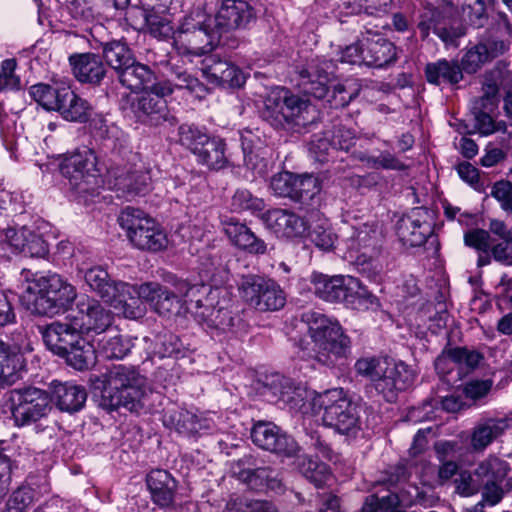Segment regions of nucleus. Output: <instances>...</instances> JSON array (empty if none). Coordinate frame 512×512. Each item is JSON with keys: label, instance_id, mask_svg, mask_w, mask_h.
I'll return each instance as SVG.
<instances>
[{"label": "nucleus", "instance_id": "nucleus-51", "mask_svg": "<svg viewBox=\"0 0 512 512\" xmlns=\"http://www.w3.org/2000/svg\"><path fill=\"white\" fill-rule=\"evenodd\" d=\"M242 152L244 166L250 170L254 177H264L268 172V161L252 148L251 141L242 136Z\"/></svg>", "mask_w": 512, "mask_h": 512}, {"label": "nucleus", "instance_id": "nucleus-4", "mask_svg": "<svg viewBox=\"0 0 512 512\" xmlns=\"http://www.w3.org/2000/svg\"><path fill=\"white\" fill-rule=\"evenodd\" d=\"M303 320L314 343L313 358L325 366L343 364L351 354V340L339 323L313 311L303 314Z\"/></svg>", "mask_w": 512, "mask_h": 512}, {"label": "nucleus", "instance_id": "nucleus-62", "mask_svg": "<svg viewBox=\"0 0 512 512\" xmlns=\"http://www.w3.org/2000/svg\"><path fill=\"white\" fill-rule=\"evenodd\" d=\"M491 196L499 203L507 214H512V182L500 180L491 187Z\"/></svg>", "mask_w": 512, "mask_h": 512}, {"label": "nucleus", "instance_id": "nucleus-13", "mask_svg": "<svg viewBox=\"0 0 512 512\" xmlns=\"http://www.w3.org/2000/svg\"><path fill=\"white\" fill-rule=\"evenodd\" d=\"M238 288L248 305L258 311H276L285 305V294L272 279L253 274L245 275L241 277Z\"/></svg>", "mask_w": 512, "mask_h": 512}, {"label": "nucleus", "instance_id": "nucleus-5", "mask_svg": "<svg viewBox=\"0 0 512 512\" xmlns=\"http://www.w3.org/2000/svg\"><path fill=\"white\" fill-rule=\"evenodd\" d=\"M261 117L274 128H303L317 120L315 107L289 90L270 93L261 110Z\"/></svg>", "mask_w": 512, "mask_h": 512}, {"label": "nucleus", "instance_id": "nucleus-30", "mask_svg": "<svg viewBox=\"0 0 512 512\" xmlns=\"http://www.w3.org/2000/svg\"><path fill=\"white\" fill-rule=\"evenodd\" d=\"M202 71L209 82L223 87L239 88L245 83L244 73L228 61L210 58Z\"/></svg>", "mask_w": 512, "mask_h": 512}, {"label": "nucleus", "instance_id": "nucleus-8", "mask_svg": "<svg viewBox=\"0 0 512 512\" xmlns=\"http://www.w3.org/2000/svg\"><path fill=\"white\" fill-rule=\"evenodd\" d=\"M313 291L320 299L331 303H344L355 310H366L376 301L359 279L350 275H311Z\"/></svg>", "mask_w": 512, "mask_h": 512}, {"label": "nucleus", "instance_id": "nucleus-43", "mask_svg": "<svg viewBox=\"0 0 512 512\" xmlns=\"http://www.w3.org/2000/svg\"><path fill=\"white\" fill-rule=\"evenodd\" d=\"M163 423L166 427L174 429L179 434L187 437L195 436L196 414L185 409L167 410L163 415Z\"/></svg>", "mask_w": 512, "mask_h": 512}, {"label": "nucleus", "instance_id": "nucleus-41", "mask_svg": "<svg viewBox=\"0 0 512 512\" xmlns=\"http://www.w3.org/2000/svg\"><path fill=\"white\" fill-rule=\"evenodd\" d=\"M134 292L117 291L115 299L110 300L108 303L114 307L124 317L129 319H138L144 316L146 308L144 303L137 295V287L130 284Z\"/></svg>", "mask_w": 512, "mask_h": 512}, {"label": "nucleus", "instance_id": "nucleus-50", "mask_svg": "<svg viewBox=\"0 0 512 512\" xmlns=\"http://www.w3.org/2000/svg\"><path fill=\"white\" fill-rule=\"evenodd\" d=\"M310 241L322 251H331L335 248L338 236L327 220L316 223L309 232Z\"/></svg>", "mask_w": 512, "mask_h": 512}, {"label": "nucleus", "instance_id": "nucleus-58", "mask_svg": "<svg viewBox=\"0 0 512 512\" xmlns=\"http://www.w3.org/2000/svg\"><path fill=\"white\" fill-rule=\"evenodd\" d=\"M33 501L34 490L29 486H20L10 495L6 512H26Z\"/></svg>", "mask_w": 512, "mask_h": 512}, {"label": "nucleus", "instance_id": "nucleus-55", "mask_svg": "<svg viewBox=\"0 0 512 512\" xmlns=\"http://www.w3.org/2000/svg\"><path fill=\"white\" fill-rule=\"evenodd\" d=\"M160 12L150 11L145 15L146 27L149 34L159 40H164L174 36L171 22L165 16L159 15Z\"/></svg>", "mask_w": 512, "mask_h": 512}, {"label": "nucleus", "instance_id": "nucleus-57", "mask_svg": "<svg viewBox=\"0 0 512 512\" xmlns=\"http://www.w3.org/2000/svg\"><path fill=\"white\" fill-rule=\"evenodd\" d=\"M211 15L206 11L204 4L201 2L194 6L188 14H186L179 27L181 29H200L211 28Z\"/></svg>", "mask_w": 512, "mask_h": 512}, {"label": "nucleus", "instance_id": "nucleus-18", "mask_svg": "<svg viewBox=\"0 0 512 512\" xmlns=\"http://www.w3.org/2000/svg\"><path fill=\"white\" fill-rule=\"evenodd\" d=\"M414 381V373L403 362L391 361L373 382L376 391L387 402H394L400 391L406 390Z\"/></svg>", "mask_w": 512, "mask_h": 512}, {"label": "nucleus", "instance_id": "nucleus-48", "mask_svg": "<svg viewBox=\"0 0 512 512\" xmlns=\"http://www.w3.org/2000/svg\"><path fill=\"white\" fill-rule=\"evenodd\" d=\"M132 347V340L122 335L102 339L99 343V351L107 359H122L131 352Z\"/></svg>", "mask_w": 512, "mask_h": 512}, {"label": "nucleus", "instance_id": "nucleus-31", "mask_svg": "<svg viewBox=\"0 0 512 512\" xmlns=\"http://www.w3.org/2000/svg\"><path fill=\"white\" fill-rule=\"evenodd\" d=\"M51 387V401H54L59 410L74 413L83 408L87 400V393L84 387L56 380L51 382Z\"/></svg>", "mask_w": 512, "mask_h": 512}, {"label": "nucleus", "instance_id": "nucleus-25", "mask_svg": "<svg viewBox=\"0 0 512 512\" xmlns=\"http://www.w3.org/2000/svg\"><path fill=\"white\" fill-rule=\"evenodd\" d=\"M27 363L20 347L0 341V386H10L22 378Z\"/></svg>", "mask_w": 512, "mask_h": 512}, {"label": "nucleus", "instance_id": "nucleus-42", "mask_svg": "<svg viewBox=\"0 0 512 512\" xmlns=\"http://www.w3.org/2000/svg\"><path fill=\"white\" fill-rule=\"evenodd\" d=\"M483 356L477 351H470L463 347H456L450 349L447 354L439 356L435 360V368L441 373H444V366L449 361L459 366H465L468 370H474L482 361Z\"/></svg>", "mask_w": 512, "mask_h": 512}, {"label": "nucleus", "instance_id": "nucleus-45", "mask_svg": "<svg viewBox=\"0 0 512 512\" xmlns=\"http://www.w3.org/2000/svg\"><path fill=\"white\" fill-rule=\"evenodd\" d=\"M296 465L299 472L310 482L314 483L316 487L322 486L330 474L327 464L310 456L298 457Z\"/></svg>", "mask_w": 512, "mask_h": 512}, {"label": "nucleus", "instance_id": "nucleus-40", "mask_svg": "<svg viewBox=\"0 0 512 512\" xmlns=\"http://www.w3.org/2000/svg\"><path fill=\"white\" fill-rule=\"evenodd\" d=\"M102 58L105 65H108L115 73H120L130 64L134 63L135 56L128 45L121 41H111L103 44Z\"/></svg>", "mask_w": 512, "mask_h": 512}, {"label": "nucleus", "instance_id": "nucleus-16", "mask_svg": "<svg viewBox=\"0 0 512 512\" xmlns=\"http://www.w3.org/2000/svg\"><path fill=\"white\" fill-rule=\"evenodd\" d=\"M432 217L428 209L415 207L396 224L399 240L409 247H420L433 233Z\"/></svg>", "mask_w": 512, "mask_h": 512}, {"label": "nucleus", "instance_id": "nucleus-28", "mask_svg": "<svg viewBox=\"0 0 512 512\" xmlns=\"http://www.w3.org/2000/svg\"><path fill=\"white\" fill-rule=\"evenodd\" d=\"M146 482L154 504L160 508H168L173 505L177 481L168 471L162 469L152 470L147 475Z\"/></svg>", "mask_w": 512, "mask_h": 512}, {"label": "nucleus", "instance_id": "nucleus-49", "mask_svg": "<svg viewBox=\"0 0 512 512\" xmlns=\"http://www.w3.org/2000/svg\"><path fill=\"white\" fill-rule=\"evenodd\" d=\"M358 159L376 169L404 171L408 166L390 151H382L378 156L360 152Z\"/></svg>", "mask_w": 512, "mask_h": 512}, {"label": "nucleus", "instance_id": "nucleus-44", "mask_svg": "<svg viewBox=\"0 0 512 512\" xmlns=\"http://www.w3.org/2000/svg\"><path fill=\"white\" fill-rule=\"evenodd\" d=\"M508 471L509 464L506 461L490 455L477 465L474 476L481 482L504 481Z\"/></svg>", "mask_w": 512, "mask_h": 512}, {"label": "nucleus", "instance_id": "nucleus-47", "mask_svg": "<svg viewBox=\"0 0 512 512\" xmlns=\"http://www.w3.org/2000/svg\"><path fill=\"white\" fill-rule=\"evenodd\" d=\"M29 95L44 109L55 111L62 95V86L39 83L30 87Z\"/></svg>", "mask_w": 512, "mask_h": 512}, {"label": "nucleus", "instance_id": "nucleus-22", "mask_svg": "<svg viewBox=\"0 0 512 512\" xmlns=\"http://www.w3.org/2000/svg\"><path fill=\"white\" fill-rule=\"evenodd\" d=\"M69 64L74 77L81 83L99 85L107 73L102 56L92 52L70 55Z\"/></svg>", "mask_w": 512, "mask_h": 512}, {"label": "nucleus", "instance_id": "nucleus-36", "mask_svg": "<svg viewBox=\"0 0 512 512\" xmlns=\"http://www.w3.org/2000/svg\"><path fill=\"white\" fill-rule=\"evenodd\" d=\"M225 152V140L219 136L209 134L207 141L203 142L194 156L199 164L212 170H220L230 163Z\"/></svg>", "mask_w": 512, "mask_h": 512}, {"label": "nucleus", "instance_id": "nucleus-7", "mask_svg": "<svg viewBox=\"0 0 512 512\" xmlns=\"http://www.w3.org/2000/svg\"><path fill=\"white\" fill-rule=\"evenodd\" d=\"M323 410L322 422L337 433L356 438L362 430L360 407L343 389L327 390L313 399V412Z\"/></svg>", "mask_w": 512, "mask_h": 512}, {"label": "nucleus", "instance_id": "nucleus-2", "mask_svg": "<svg viewBox=\"0 0 512 512\" xmlns=\"http://www.w3.org/2000/svg\"><path fill=\"white\" fill-rule=\"evenodd\" d=\"M47 348L76 370H85L94 361V348L83 337V332L72 315L62 321L40 327Z\"/></svg>", "mask_w": 512, "mask_h": 512}, {"label": "nucleus", "instance_id": "nucleus-23", "mask_svg": "<svg viewBox=\"0 0 512 512\" xmlns=\"http://www.w3.org/2000/svg\"><path fill=\"white\" fill-rule=\"evenodd\" d=\"M80 273L89 289L107 303L115 299L117 291L134 292L129 283L112 279L102 266L81 269Z\"/></svg>", "mask_w": 512, "mask_h": 512}, {"label": "nucleus", "instance_id": "nucleus-26", "mask_svg": "<svg viewBox=\"0 0 512 512\" xmlns=\"http://www.w3.org/2000/svg\"><path fill=\"white\" fill-rule=\"evenodd\" d=\"M176 295L180 300L178 310L185 307L196 318V310H203L205 304H212L216 298L211 286L206 284H189L180 280L175 284Z\"/></svg>", "mask_w": 512, "mask_h": 512}, {"label": "nucleus", "instance_id": "nucleus-19", "mask_svg": "<svg viewBox=\"0 0 512 512\" xmlns=\"http://www.w3.org/2000/svg\"><path fill=\"white\" fill-rule=\"evenodd\" d=\"M128 109L137 121L144 124L157 126L162 122H168L170 125L177 123L176 117L168 111L166 99L150 95L148 92L133 99Z\"/></svg>", "mask_w": 512, "mask_h": 512}, {"label": "nucleus", "instance_id": "nucleus-27", "mask_svg": "<svg viewBox=\"0 0 512 512\" xmlns=\"http://www.w3.org/2000/svg\"><path fill=\"white\" fill-rule=\"evenodd\" d=\"M222 225L225 234L239 249L255 255L264 254L266 252L267 244L265 241L256 236L245 224L240 223L234 218H229L222 220Z\"/></svg>", "mask_w": 512, "mask_h": 512}, {"label": "nucleus", "instance_id": "nucleus-52", "mask_svg": "<svg viewBox=\"0 0 512 512\" xmlns=\"http://www.w3.org/2000/svg\"><path fill=\"white\" fill-rule=\"evenodd\" d=\"M350 14L365 13L369 16L381 17L388 13L387 2L376 4L375 0H339Z\"/></svg>", "mask_w": 512, "mask_h": 512}, {"label": "nucleus", "instance_id": "nucleus-35", "mask_svg": "<svg viewBox=\"0 0 512 512\" xmlns=\"http://www.w3.org/2000/svg\"><path fill=\"white\" fill-rule=\"evenodd\" d=\"M463 65L456 60L439 59L428 63L425 67V76L428 83L433 85H457L463 80Z\"/></svg>", "mask_w": 512, "mask_h": 512}, {"label": "nucleus", "instance_id": "nucleus-63", "mask_svg": "<svg viewBox=\"0 0 512 512\" xmlns=\"http://www.w3.org/2000/svg\"><path fill=\"white\" fill-rule=\"evenodd\" d=\"M464 243L466 246L473 248L478 252H489L492 244V238L489 231L481 228H475L465 232Z\"/></svg>", "mask_w": 512, "mask_h": 512}, {"label": "nucleus", "instance_id": "nucleus-53", "mask_svg": "<svg viewBox=\"0 0 512 512\" xmlns=\"http://www.w3.org/2000/svg\"><path fill=\"white\" fill-rule=\"evenodd\" d=\"M89 120L92 132L96 137L105 141H111L113 144L120 139L122 131L113 122L109 121L106 116L95 114Z\"/></svg>", "mask_w": 512, "mask_h": 512}, {"label": "nucleus", "instance_id": "nucleus-20", "mask_svg": "<svg viewBox=\"0 0 512 512\" xmlns=\"http://www.w3.org/2000/svg\"><path fill=\"white\" fill-rule=\"evenodd\" d=\"M148 172L130 168H114L108 172L109 188L118 192V197L132 198L143 195L150 189Z\"/></svg>", "mask_w": 512, "mask_h": 512}, {"label": "nucleus", "instance_id": "nucleus-10", "mask_svg": "<svg viewBox=\"0 0 512 512\" xmlns=\"http://www.w3.org/2000/svg\"><path fill=\"white\" fill-rule=\"evenodd\" d=\"M329 68L327 61L311 60L300 69L298 85L304 94L325 100L330 108H344L357 96L358 91L349 92L343 84L330 86Z\"/></svg>", "mask_w": 512, "mask_h": 512}, {"label": "nucleus", "instance_id": "nucleus-29", "mask_svg": "<svg viewBox=\"0 0 512 512\" xmlns=\"http://www.w3.org/2000/svg\"><path fill=\"white\" fill-rule=\"evenodd\" d=\"M149 94L165 99L170 96L175 89H187L190 92H202L203 84L192 74L185 70H171V79L155 82L148 87Z\"/></svg>", "mask_w": 512, "mask_h": 512}, {"label": "nucleus", "instance_id": "nucleus-21", "mask_svg": "<svg viewBox=\"0 0 512 512\" xmlns=\"http://www.w3.org/2000/svg\"><path fill=\"white\" fill-rule=\"evenodd\" d=\"M265 226L279 238H297L305 234L307 224L305 220L296 213L275 208L262 214Z\"/></svg>", "mask_w": 512, "mask_h": 512}, {"label": "nucleus", "instance_id": "nucleus-14", "mask_svg": "<svg viewBox=\"0 0 512 512\" xmlns=\"http://www.w3.org/2000/svg\"><path fill=\"white\" fill-rule=\"evenodd\" d=\"M251 439L257 447L281 457H294L300 450L294 438L272 422L255 423L251 429Z\"/></svg>", "mask_w": 512, "mask_h": 512}, {"label": "nucleus", "instance_id": "nucleus-6", "mask_svg": "<svg viewBox=\"0 0 512 512\" xmlns=\"http://www.w3.org/2000/svg\"><path fill=\"white\" fill-rule=\"evenodd\" d=\"M511 37L512 26L508 16L503 12L497 13L492 25L462 56L461 63L465 72L474 74L486 63L505 55L510 50Z\"/></svg>", "mask_w": 512, "mask_h": 512}, {"label": "nucleus", "instance_id": "nucleus-33", "mask_svg": "<svg viewBox=\"0 0 512 512\" xmlns=\"http://www.w3.org/2000/svg\"><path fill=\"white\" fill-rule=\"evenodd\" d=\"M195 320L205 325L207 328L215 329L221 332H236V327L241 325V319L234 316L232 311L227 308H216L212 304H205L203 310H196Z\"/></svg>", "mask_w": 512, "mask_h": 512}, {"label": "nucleus", "instance_id": "nucleus-56", "mask_svg": "<svg viewBox=\"0 0 512 512\" xmlns=\"http://www.w3.org/2000/svg\"><path fill=\"white\" fill-rule=\"evenodd\" d=\"M231 208L235 212L250 211L260 212L264 208L262 199L255 197L247 189H238L231 200Z\"/></svg>", "mask_w": 512, "mask_h": 512}, {"label": "nucleus", "instance_id": "nucleus-17", "mask_svg": "<svg viewBox=\"0 0 512 512\" xmlns=\"http://www.w3.org/2000/svg\"><path fill=\"white\" fill-rule=\"evenodd\" d=\"M83 334H101L113 323L114 315L98 300L87 295L80 297L76 302V314H72Z\"/></svg>", "mask_w": 512, "mask_h": 512}, {"label": "nucleus", "instance_id": "nucleus-64", "mask_svg": "<svg viewBox=\"0 0 512 512\" xmlns=\"http://www.w3.org/2000/svg\"><path fill=\"white\" fill-rule=\"evenodd\" d=\"M16 61L14 59H5L0 67V90H18L20 88V78L15 75Z\"/></svg>", "mask_w": 512, "mask_h": 512}, {"label": "nucleus", "instance_id": "nucleus-39", "mask_svg": "<svg viewBox=\"0 0 512 512\" xmlns=\"http://www.w3.org/2000/svg\"><path fill=\"white\" fill-rule=\"evenodd\" d=\"M119 82L132 91L147 90L148 87L156 80L155 72L145 64L134 60L117 76Z\"/></svg>", "mask_w": 512, "mask_h": 512}, {"label": "nucleus", "instance_id": "nucleus-32", "mask_svg": "<svg viewBox=\"0 0 512 512\" xmlns=\"http://www.w3.org/2000/svg\"><path fill=\"white\" fill-rule=\"evenodd\" d=\"M69 122L86 123L92 116L90 103L67 86H62V95L56 110Z\"/></svg>", "mask_w": 512, "mask_h": 512}, {"label": "nucleus", "instance_id": "nucleus-34", "mask_svg": "<svg viewBox=\"0 0 512 512\" xmlns=\"http://www.w3.org/2000/svg\"><path fill=\"white\" fill-rule=\"evenodd\" d=\"M279 383V400L289 407L290 410L305 413L306 404L318 395H314V391L308 390L301 383H295L290 378L278 377Z\"/></svg>", "mask_w": 512, "mask_h": 512}, {"label": "nucleus", "instance_id": "nucleus-59", "mask_svg": "<svg viewBox=\"0 0 512 512\" xmlns=\"http://www.w3.org/2000/svg\"><path fill=\"white\" fill-rule=\"evenodd\" d=\"M388 359H381L376 357L360 358L355 363V370L357 374L368 377L374 381L390 363Z\"/></svg>", "mask_w": 512, "mask_h": 512}, {"label": "nucleus", "instance_id": "nucleus-46", "mask_svg": "<svg viewBox=\"0 0 512 512\" xmlns=\"http://www.w3.org/2000/svg\"><path fill=\"white\" fill-rule=\"evenodd\" d=\"M206 129L195 124L184 123L178 127L177 142L193 155L199 150L204 141H207Z\"/></svg>", "mask_w": 512, "mask_h": 512}, {"label": "nucleus", "instance_id": "nucleus-3", "mask_svg": "<svg viewBox=\"0 0 512 512\" xmlns=\"http://www.w3.org/2000/svg\"><path fill=\"white\" fill-rule=\"evenodd\" d=\"M73 285L58 274L35 275L25 286L20 300L32 314L54 316L65 312L76 299Z\"/></svg>", "mask_w": 512, "mask_h": 512}, {"label": "nucleus", "instance_id": "nucleus-38", "mask_svg": "<svg viewBox=\"0 0 512 512\" xmlns=\"http://www.w3.org/2000/svg\"><path fill=\"white\" fill-rule=\"evenodd\" d=\"M509 427L507 418H489L476 424L471 434V447L483 451Z\"/></svg>", "mask_w": 512, "mask_h": 512}, {"label": "nucleus", "instance_id": "nucleus-37", "mask_svg": "<svg viewBox=\"0 0 512 512\" xmlns=\"http://www.w3.org/2000/svg\"><path fill=\"white\" fill-rule=\"evenodd\" d=\"M395 45L385 38L366 39L364 45V64L369 67L383 68L395 62Z\"/></svg>", "mask_w": 512, "mask_h": 512}, {"label": "nucleus", "instance_id": "nucleus-54", "mask_svg": "<svg viewBox=\"0 0 512 512\" xmlns=\"http://www.w3.org/2000/svg\"><path fill=\"white\" fill-rule=\"evenodd\" d=\"M182 342L173 333H163L156 336L154 353L159 358L178 357L182 354Z\"/></svg>", "mask_w": 512, "mask_h": 512}, {"label": "nucleus", "instance_id": "nucleus-60", "mask_svg": "<svg viewBox=\"0 0 512 512\" xmlns=\"http://www.w3.org/2000/svg\"><path fill=\"white\" fill-rule=\"evenodd\" d=\"M295 183V174L285 171L271 178L270 188L276 196L287 197L293 200V195H296Z\"/></svg>", "mask_w": 512, "mask_h": 512}, {"label": "nucleus", "instance_id": "nucleus-61", "mask_svg": "<svg viewBox=\"0 0 512 512\" xmlns=\"http://www.w3.org/2000/svg\"><path fill=\"white\" fill-rule=\"evenodd\" d=\"M295 194L293 195L294 201H305L312 199L318 192V181L311 175H295Z\"/></svg>", "mask_w": 512, "mask_h": 512}, {"label": "nucleus", "instance_id": "nucleus-12", "mask_svg": "<svg viewBox=\"0 0 512 512\" xmlns=\"http://www.w3.org/2000/svg\"><path fill=\"white\" fill-rule=\"evenodd\" d=\"M118 221L126 231L128 239L136 248L159 251L166 246L165 233L155 220L142 210L127 206L121 211Z\"/></svg>", "mask_w": 512, "mask_h": 512}, {"label": "nucleus", "instance_id": "nucleus-24", "mask_svg": "<svg viewBox=\"0 0 512 512\" xmlns=\"http://www.w3.org/2000/svg\"><path fill=\"white\" fill-rule=\"evenodd\" d=\"M215 38L211 28H178L174 33V44L181 54L201 55L212 49Z\"/></svg>", "mask_w": 512, "mask_h": 512}, {"label": "nucleus", "instance_id": "nucleus-9", "mask_svg": "<svg viewBox=\"0 0 512 512\" xmlns=\"http://www.w3.org/2000/svg\"><path fill=\"white\" fill-rule=\"evenodd\" d=\"M382 239V230L375 222L353 226L346 239L349 257L354 260L358 271L373 281L377 280L382 271L378 260Z\"/></svg>", "mask_w": 512, "mask_h": 512}, {"label": "nucleus", "instance_id": "nucleus-11", "mask_svg": "<svg viewBox=\"0 0 512 512\" xmlns=\"http://www.w3.org/2000/svg\"><path fill=\"white\" fill-rule=\"evenodd\" d=\"M8 402L14 426L18 428L37 423L51 410L50 394L32 385L12 389Z\"/></svg>", "mask_w": 512, "mask_h": 512}, {"label": "nucleus", "instance_id": "nucleus-15", "mask_svg": "<svg viewBox=\"0 0 512 512\" xmlns=\"http://www.w3.org/2000/svg\"><path fill=\"white\" fill-rule=\"evenodd\" d=\"M61 174L69 179L73 189L86 192L90 179L95 177L96 156L93 150L82 147L67 156L60 165Z\"/></svg>", "mask_w": 512, "mask_h": 512}, {"label": "nucleus", "instance_id": "nucleus-1", "mask_svg": "<svg viewBox=\"0 0 512 512\" xmlns=\"http://www.w3.org/2000/svg\"><path fill=\"white\" fill-rule=\"evenodd\" d=\"M99 406L106 411L125 408L138 413L143 407L146 378L134 366L114 365L104 374Z\"/></svg>", "mask_w": 512, "mask_h": 512}]
</instances>
